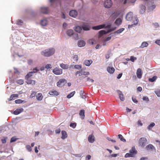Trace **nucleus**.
<instances>
[{
	"label": "nucleus",
	"mask_w": 160,
	"mask_h": 160,
	"mask_svg": "<svg viewBox=\"0 0 160 160\" xmlns=\"http://www.w3.org/2000/svg\"><path fill=\"white\" fill-rule=\"evenodd\" d=\"M55 52L54 48H50L44 50L41 52V54L45 57H49L54 54Z\"/></svg>",
	"instance_id": "nucleus-1"
},
{
	"label": "nucleus",
	"mask_w": 160,
	"mask_h": 160,
	"mask_svg": "<svg viewBox=\"0 0 160 160\" xmlns=\"http://www.w3.org/2000/svg\"><path fill=\"white\" fill-rule=\"evenodd\" d=\"M137 153V151L136 150L135 147H132L131 149L129 151V153H127L125 157L126 158L128 157H134L135 155Z\"/></svg>",
	"instance_id": "nucleus-2"
},
{
	"label": "nucleus",
	"mask_w": 160,
	"mask_h": 160,
	"mask_svg": "<svg viewBox=\"0 0 160 160\" xmlns=\"http://www.w3.org/2000/svg\"><path fill=\"white\" fill-rule=\"evenodd\" d=\"M147 139L145 138H141L139 139L138 141V144L139 146L142 147H144L146 145Z\"/></svg>",
	"instance_id": "nucleus-3"
},
{
	"label": "nucleus",
	"mask_w": 160,
	"mask_h": 160,
	"mask_svg": "<svg viewBox=\"0 0 160 160\" xmlns=\"http://www.w3.org/2000/svg\"><path fill=\"white\" fill-rule=\"evenodd\" d=\"M67 82L66 80L64 78L60 79L57 83V86L58 87H62L64 86Z\"/></svg>",
	"instance_id": "nucleus-4"
},
{
	"label": "nucleus",
	"mask_w": 160,
	"mask_h": 160,
	"mask_svg": "<svg viewBox=\"0 0 160 160\" xmlns=\"http://www.w3.org/2000/svg\"><path fill=\"white\" fill-rule=\"evenodd\" d=\"M52 72L56 75H61L62 73V70L61 68L56 67L53 69Z\"/></svg>",
	"instance_id": "nucleus-5"
},
{
	"label": "nucleus",
	"mask_w": 160,
	"mask_h": 160,
	"mask_svg": "<svg viewBox=\"0 0 160 160\" xmlns=\"http://www.w3.org/2000/svg\"><path fill=\"white\" fill-rule=\"evenodd\" d=\"M89 74V72H85L83 71L82 70H81L76 72V75L78 74L79 76H81L82 75H88Z\"/></svg>",
	"instance_id": "nucleus-6"
},
{
	"label": "nucleus",
	"mask_w": 160,
	"mask_h": 160,
	"mask_svg": "<svg viewBox=\"0 0 160 160\" xmlns=\"http://www.w3.org/2000/svg\"><path fill=\"white\" fill-rule=\"evenodd\" d=\"M112 2L111 0H107L105 2L104 7L107 8H110L112 5Z\"/></svg>",
	"instance_id": "nucleus-7"
},
{
	"label": "nucleus",
	"mask_w": 160,
	"mask_h": 160,
	"mask_svg": "<svg viewBox=\"0 0 160 160\" xmlns=\"http://www.w3.org/2000/svg\"><path fill=\"white\" fill-rule=\"evenodd\" d=\"M115 29V28H113V29H108V31H106L104 30H101L99 32V36L100 37L103 34H107V33L112 32L113 30H114Z\"/></svg>",
	"instance_id": "nucleus-8"
},
{
	"label": "nucleus",
	"mask_w": 160,
	"mask_h": 160,
	"mask_svg": "<svg viewBox=\"0 0 160 160\" xmlns=\"http://www.w3.org/2000/svg\"><path fill=\"white\" fill-rule=\"evenodd\" d=\"M133 18V13L132 12H129L126 15V18L127 21H131Z\"/></svg>",
	"instance_id": "nucleus-9"
},
{
	"label": "nucleus",
	"mask_w": 160,
	"mask_h": 160,
	"mask_svg": "<svg viewBox=\"0 0 160 160\" xmlns=\"http://www.w3.org/2000/svg\"><path fill=\"white\" fill-rule=\"evenodd\" d=\"M82 28L84 30L88 31L90 30L91 27L88 24L84 23L82 25Z\"/></svg>",
	"instance_id": "nucleus-10"
},
{
	"label": "nucleus",
	"mask_w": 160,
	"mask_h": 160,
	"mask_svg": "<svg viewBox=\"0 0 160 160\" xmlns=\"http://www.w3.org/2000/svg\"><path fill=\"white\" fill-rule=\"evenodd\" d=\"M49 94L53 96H57L59 95V93L56 90H53L49 92Z\"/></svg>",
	"instance_id": "nucleus-11"
},
{
	"label": "nucleus",
	"mask_w": 160,
	"mask_h": 160,
	"mask_svg": "<svg viewBox=\"0 0 160 160\" xmlns=\"http://www.w3.org/2000/svg\"><path fill=\"white\" fill-rule=\"evenodd\" d=\"M78 15V12L76 10H72L69 12V15L73 18L76 17Z\"/></svg>",
	"instance_id": "nucleus-12"
},
{
	"label": "nucleus",
	"mask_w": 160,
	"mask_h": 160,
	"mask_svg": "<svg viewBox=\"0 0 160 160\" xmlns=\"http://www.w3.org/2000/svg\"><path fill=\"white\" fill-rule=\"evenodd\" d=\"M136 74L138 78H142V72L140 68H139L137 69Z\"/></svg>",
	"instance_id": "nucleus-13"
},
{
	"label": "nucleus",
	"mask_w": 160,
	"mask_h": 160,
	"mask_svg": "<svg viewBox=\"0 0 160 160\" xmlns=\"http://www.w3.org/2000/svg\"><path fill=\"white\" fill-rule=\"evenodd\" d=\"M105 24L101 25L96 26L93 27L92 28L94 30H98L104 28L105 27Z\"/></svg>",
	"instance_id": "nucleus-14"
},
{
	"label": "nucleus",
	"mask_w": 160,
	"mask_h": 160,
	"mask_svg": "<svg viewBox=\"0 0 160 160\" xmlns=\"http://www.w3.org/2000/svg\"><path fill=\"white\" fill-rule=\"evenodd\" d=\"M48 11V9L47 7H43L41 8V12L43 13L47 14Z\"/></svg>",
	"instance_id": "nucleus-15"
},
{
	"label": "nucleus",
	"mask_w": 160,
	"mask_h": 160,
	"mask_svg": "<svg viewBox=\"0 0 160 160\" xmlns=\"http://www.w3.org/2000/svg\"><path fill=\"white\" fill-rule=\"evenodd\" d=\"M94 137L92 134L90 135L88 137V141L90 143H93L95 140Z\"/></svg>",
	"instance_id": "nucleus-16"
},
{
	"label": "nucleus",
	"mask_w": 160,
	"mask_h": 160,
	"mask_svg": "<svg viewBox=\"0 0 160 160\" xmlns=\"http://www.w3.org/2000/svg\"><path fill=\"white\" fill-rule=\"evenodd\" d=\"M82 29V28L79 26H76L74 28L75 31L78 33L81 32Z\"/></svg>",
	"instance_id": "nucleus-17"
},
{
	"label": "nucleus",
	"mask_w": 160,
	"mask_h": 160,
	"mask_svg": "<svg viewBox=\"0 0 160 160\" xmlns=\"http://www.w3.org/2000/svg\"><path fill=\"white\" fill-rule=\"evenodd\" d=\"M36 97L38 100L41 101L43 98V96L41 93H39L36 95Z\"/></svg>",
	"instance_id": "nucleus-18"
},
{
	"label": "nucleus",
	"mask_w": 160,
	"mask_h": 160,
	"mask_svg": "<svg viewBox=\"0 0 160 160\" xmlns=\"http://www.w3.org/2000/svg\"><path fill=\"white\" fill-rule=\"evenodd\" d=\"M26 83L28 84L35 85L36 83V81L35 80H31L30 79H27Z\"/></svg>",
	"instance_id": "nucleus-19"
},
{
	"label": "nucleus",
	"mask_w": 160,
	"mask_h": 160,
	"mask_svg": "<svg viewBox=\"0 0 160 160\" xmlns=\"http://www.w3.org/2000/svg\"><path fill=\"white\" fill-rule=\"evenodd\" d=\"M92 61L91 60H86L84 61V64L87 66H89L92 63Z\"/></svg>",
	"instance_id": "nucleus-20"
},
{
	"label": "nucleus",
	"mask_w": 160,
	"mask_h": 160,
	"mask_svg": "<svg viewBox=\"0 0 160 160\" xmlns=\"http://www.w3.org/2000/svg\"><path fill=\"white\" fill-rule=\"evenodd\" d=\"M62 137L61 138L63 139L66 138L67 137V134L66 132L65 131H62L61 132Z\"/></svg>",
	"instance_id": "nucleus-21"
},
{
	"label": "nucleus",
	"mask_w": 160,
	"mask_h": 160,
	"mask_svg": "<svg viewBox=\"0 0 160 160\" xmlns=\"http://www.w3.org/2000/svg\"><path fill=\"white\" fill-rule=\"evenodd\" d=\"M85 42L83 40H80L78 41V46L79 47H82L84 46L85 45Z\"/></svg>",
	"instance_id": "nucleus-22"
},
{
	"label": "nucleus",
	"mask_w": 160,
	"mask_h": 160,
	"mask_svg": "<svg viewBox=\"0 0 160 160\" xmlns=\"http://www.w3.org/2000/svg\"><path fill=\"white\" fill-rule=\"evenodd\" d=\"M107 70L110 73H113L115 71V69L113 68L108 67L107 68Z\"/></svg>",
	"instance_id": "nucleus-23"
},
{
	"label": "nucleus",
	"mask_w": 160,
	"mask_h": 160,
	"mask_svg": "<svg viewBox=\"0 0 160 160\" xmlns=\"http://www.w3.org/2000/svg\"><path fill=\"white\" fill-rule=\"evenodd\" d=\"M18 97V94H13L11 95L10 97L8 98L9 101H11L13 99H14V98H17Z\"/></svg>",
	"instance_id": "nucleus-24"
},
{
	"label": "nucleus",
	"mask_w": 160,
	"mask_h": 160,
	"mask_svg": "<svg viewBox=\"0 0 160 160\" xmlns=\"http://www.w3.org/2000/svg\"><path fill=\"white\" fill-rule=\"evenodd\" d=\"M117 92L118 93L120 99L121 101H123L124 100V98L122 92L119 90L117 91Z\"/></svg>",
	"instance_id": "nucleus-25"
},
{
	"label": "nucleus",
	"mask_w": 160,
	"mask_h": 160,
	"mask_svg": "<svg viewBox=\"0 0 160 160\" xmlns=\"http://www.w3.org/2000/svg\"><path fill=\"white\" fill-rule=\"evenodd\" d=\"M67 35L69 36H71L74 34V32L72 30L69 29L66 32Z\"/></svg>",
	"instance_id": "nucleus-26"
},
{
	"label": "nucleus",
	"mask_w": 160,
	"mask_h": 160,
	"mask_svg": "<svg viewBox=\"0 0 160 160\" xmlns=\"http://www.w3.org/2000/svg\"><path fill=\"white\" fill-rule=\"evenodd\" d=\"M61 68L63 69H67L68 68V64H65L63 63H61L60 65Z\"/></svg>",
	"instance_id": "nucleus-27"
},
{
	"label": "nucleus",
	"mask_w": 160,
	"mask_h": 160,
	"mask_svg": "<svg viewBox=\"0 0 160 160\" xmlns=\"http://www.w3.org/2000/svg\"><path fill=\"white\" fill-rule=\"evenodd\" d=\"M48 21L46 19H43L41 20V24L42 26H46L48 24Z\"/></svg>",
	"instance_id": "nucleus-28"
},
{
	"label": "nucleus",
	"mask_w": 160,
	"mask_h": 160,
	"mask_svg": "<svg viewBox=\"0 0 160 160\" xmlns=\"http://www.w3.org/2000/svg\"><path fill=\"white\" fill-rule=\"evenodd\" d=\"M32 76V72H28L25 76L26 80L29 79Z\"/></svg>",
	"instance_id": "nucleus-29"
},
{
	"label": "nucleus",
	"mask_w": 160,
	"mask_h": 160,
	"mask_svg": "<svg viewBox=\"0 0 160 160\" xmlns=\"http://www.w3.org/2000/svg\"><path fill=\"white\" fill-rule=\"evenodd\" d=\"M148 45V43L147 42H144L142 43L140 47V48H143L145 47H147Z\"/></svg>",
	"instance_id": "nucleus-30"
},
{
	"label": "nucleus",
	"mask_w": 160,
	"mask_h": 160,
	"mask_svg": "<svg viewBox=\"0 0 160 160\" xmlns=\"http://www.w3.org/2000/svg\"><path fill=\"white\" fill-rule=\"evenodd\" d=\"M122 22V20L120 18L117 19L115 21V23L118 25H120Z\"/></svg>",
	"instance_id": "nucleus-31"
},
{
	"label": "nucleus",
	"mask_w": 160,
	"mask_h": 160,
	"mask_svg": "<svg viewBox=\"0 0 160 160\" xmlns=\"http://www.w3.org/2000/svg\"><path fill=\"white\" fill-rule=\"evenodd\" d=\"M84 111H80V112L79 113V115L80 116L81 118L82 119H83L84 118Z\"/></svg>",
	"instance_id": "nucleus-32"
},
{
	"label": "nucleus",
	"mask_w": 160,
	"mask_h": 160,
	"mask_svg": "<svg viewBox=\"0 0 160 160\" xmlns=\"http://www.w3.org/2000/svg\"><path fill=\"white\" fill-rule=\"evenodd\" d=\"M96 41L94 39H89L88 41V43L91 45H93L95 44L96 43Z\"/></svg>",
	"instance_id": "nucleus-33"
},
{
	"label": "nucleus",
	"mask_w": 160,
	"mask_h": 160,
	"mask_svg": "<svg viewBox=\"0 0 160 160\" xmlns=\"http://www.w3.org/2000/svg\"><path fill=\"white\" fill-rule=\"evenodd\" d=\"M25 102L24 100H22L21 99H18L16 100L15 101V102L16 104H20L22 103H24Z\"/></svg>",
	"instance_id": "nucleus-34"
},
{
	"label": "nucleus",
	"mask_w": 160,
	"mask_h": 160,
	"mask_svg": "<svg viewBox=\"0 0 160 160\" xmlns=\"http://www.w3.org/2000/svg\"><path fill=\"white\" fill-rule=\"evenodd\" d=\"M75 93V91H73L71 92L70 94H69L68 95H67V98H70L74 95Z\"/></svg>",
	"instance_id": "nucleus-35"
},
{
	"label": "nucleus",
	"mask_w": 160,
	"mask_h": 160,
	"mask_svg": "<svg viewBox=\"0 0 160 160\" xmlns=\"http://www.w3.org/2000/svg\"><path fill=\"white\" fill-rule=\"evenodd\" d=\"M118 138L120 139V140L123 142H125L126 140L125 139L123 138V137L121 134H119L118 135Z\"/></svg>",
	"instance_id": "nucleus-36"
},
{
	"label": "nucleus",
	"mask_w": 160,
	"mask_h": 160,
	"mask_svg": "<svg viewBox=\"0 0 160 160\" xmlns=\"http://www.w3.org/2000/svg\"><path fill=\"white\" fill-rule=\"evenodd\" d=\"M141 10L140 11V12L141 13H143L145 12L146 9V7L145 6L142 5L141 6Z\"/></svg>",
	"instance_id": "nucleus-37"
},
{
	"label": "nucleus",
	"mask_w": 160,
	"mask_h": 160,
	"mask_svg": "<svg viewBox=\"0 0 160 160\" xmlns=\"http://www.w3.org/2000/svg\"><path fill=\"white\" fill-rule=\"evenodd\" d=\"M154 148V147L151 144L148 145L146 147V148L147 150L152 149Z\"/></svg>",
	"instance_id": "nucleus-38"
},
{
	"label": "nucleus",
	"mask_w": 160,
	"mask_h": 160,
	"mask_svg": "<svg viewBox=\"0 0 160 160\" xmlns=\"http://www.w3.org/2000/svg\"><path fill=\"white\" fill-rule=\"evenodd\" d=\"M155 125V124L154 122L151 123L147 127L148 129L150 130Z\"/></svg>",
	"instance_id": "nucleus-39"
},
{
	"label": "nucleus",
	"mask_w": 160,
	"mask_h": 160,
	"mask_svg": "<svg viewBox=\"0 0 160 160\" xmlns=\"http://www.w3.org/2000/svg\"><path fill=\"white\" fill-rule=\"evenodd\" d=\"M80 95L83 98H86L87 95L85 94H84V92L83 91H80Z\"/></svg>",
	"instance_id": "nucleus-40"
},
{
	"label": "nucleus",
	"mask_w": 160,
	"mask_h": 160,
	"mask_svg": "<svg viewBox=\"0 0 160 160\" xmlns=\"http://www.w3.org/2000/svg\"><path fill=\"white\" fill-rule=\"evenodd\" d=\"M157 77L155 76H153V77H152V78H149V81L151 82H152L154 81L156 79Z\"/></svg>",
	"instance_id": "nucleus-41"
},
{
	"label": "nucleus",
	"mask_w": 160,
	"mask_h": 160,
	"mask_svg": "<svg viewBox=\"0 0 160 160\" xmlns=\"http://www.w3.org/2000/svg\"><path fill=\"white\" fill-rule=\"evenodd\" d=\"M17 82L20 85H22L23 84L24 81L22 79H19L17 81Z\"/></svg>",
	"instance_id": "nucleus-42"
},
{
	"label": "nucleus",
	"mask_w": 160,
	"mask_h": 160,
	"mask_svg": "<svg viewBox=\"0 0 160 160\" xmlns=\"http://www.w3.org/2000/svg\"><path fill=\"white\" fill-rule=\"evenodd\" d=\"M124 28H121L119 29L118 30H117L116 32L118 34L124 31Z\"/></svg>",
	"instance_id": "nucleus-43"
},
{
	"label": "nucleus",
	"mask_w": 160,
	"mask_h": 160,
	"mask_svg": "<svg viewBox=\"0 0 160 160\" xmlns=\"http://www.w3.org/2000/svg\"><path fill=\"white\" fill-rule=\"evenodd\" d=\"M137 60V58L133 56H131L130 57V60L132 62H134L135 60Z\"/></svg>",
	"instance_id": "nucleus-44"
},
{
	"label": "nucleus",
	"mask_w": 160,
	"mask_h": 160,
	"mask_svg": "<svg viewBox=\"0 0 160 160\" xmlns=\"http://www.w3.org/2000/svg\"><path fill=\"white\" fill-rule=\"evenodd\" d=\"M36 92L35 91H33L30 96V98H32L34 97L36 95Z\"/></svg>",
	"instance_id": "nucleus-45"
},
{
	"label": "nucleus",
	"mask_w": 160,
	"mask_h": 160,
	"mask_svg": "<svg viewBox=\"0 0 160 160\" xmlns=\"http://www.w3.org/2000/svg\"><path fill=\"white\" fill-rule=\"evenodd\" d=\"M155 93L158 97H160V90L158 89L155 91Z\"/></svg>",
	"instance_id": "nucleus-46"
},
{
	"label": "nucleus",
	"mask_w": 160,
	"mask_h": 160,
	"mask_svg": "<svg viewBox=\"0 0 160 160\" xmlns=\"http://www.w3.org/2000/svg\"><path fill=\"white\" fill-rule=\"evenodd\" d=\"M22 111H14L13 113L15 115H18L21 113Z\"/></svg>",
	"instance_id": "nucleus-47"
},
{
	"label": "nucleus",
	"mask_w": 160,
	"mask_h": 160,
	"mask_svg": "<svg viewBox=\"0 0 160 160\" xmlns=\"http://www.w3.org/2000/svg\"><path fill=\"white\" fill-rule=\"evenodd\" d=\"M69 125L70 127H72L74 128L76 126V123H72L70 124Z\"/></svg>",
	"instance_id": "nucleus-48"
},
{
	"label": "nucleus",
	"mask_w": 160,
	"mask_h": 160,
	"mask_svg": "<svg viewBox=\"0 0 160 160\" xmlns=\"http://www.w3.org/2000/svg\"><path fill=\"white\" fill-rule=\"evenodd\" d=\"M138 19L136 18H134V20L133 21V23L134 24L136 25L138 23Z\"/></svg>",
	"instance_id": "nucleus-49"
},
{
	"label": "nucleus",
	"mask_w": 160,
	"mask_h": 160,
	"mask_svg": "<svg viewBox=\"0 0 160 160\" xmlns=\"http://www.w3.org/2000/svg\"><path fill=\"white\" fill-rule=\"evenodd\" d=\"M74 68L75 69L79 70L82 68V66L81 65H76L74 66Z\"/></svg>",
	"instance_id": "nucleus-50"
},
{
	"label": "nucleus",
	"mask_w": 160,
	"mask_h": 160,
	"mask_svg": "<svg viewBox=\"0 0 160 160\" xmlns=\"http://www.w3.org/2000/svg\"><path fill=\"white\" fill-rule=\"evenodd\" d=\"M45 68L47 69H48L49 68H52V65L50 64H47L45 65Z\"/></svg>",
	"instance_id": "nucleus-51"
},
{
	"label": "nucleus",
	"mask_w": 160,
	"mask_h": 160,
	"mask_svg": "<svg viewBox=\"0 0 160 160\" xmlns=\"http://www.w3.org/2000/svg\"><path fill=\"white\" fill-rule=\"evenodd\" d=\"M18 139L17 138H16L15 137H12L11 139V140H10V142H15Z\"/></svg>",
	"instance_id": "nucleus-52"
},
{
	"label": "nucleus",
	"mask_w": 160,
	"mask_h": 160,
	"mask_svg": "<svg viewBox=\"0 0 160 160\" xmlns=\"http://www.w3.org/2000/svg\"><path fill=\"white\" fill-rule=\"evenodd\" d=\"M39 71V69H38L37 67H36V68H33V71H32V73H36V72H37L38 71Z\"/></svg>",
	"instance_id": "nucleus-53"
},
{
	"label": "nucleus",
	"mask_w": 160,
	"mask_h": 160,
	"mask_svg": "<svg viewBox=\"0 0 160 160\" xmlns=\"http://www.w3.org/2000/svg\"><path fill=\"white\" fill-rule=\"evenodd\" d=\"M73 59L76 61H77L78 60V55H74L73 57Z\"/></svg>",
	"instance_id": "nucleus-54"
},
{
	"label": "nucleus",
	"mask_w": 160,
	"mask_h": 160,
	"mask_svg": "<svg viewBox=\"0 0 160 160\" xmlns=\"http://www.w3.org/2000/svg\"><path fill=\"white\" fill-rule=\"evenodd\" d=\"M73 37L75 39L77 40L78 39V35L77 33L74 34Z\"/></svg>",
	"instance_id": "nucleus-55"
},
{
	"label": "nucleus",
	"mask_w": 160,
	"mask_h": 160,
	"mask_svg": "<svg viewBox=\"0 0 160 160\" xmlns=\"http://www.w3.org/2000/svg\"><path fill=\"white\" fill-rule=\"evenodd\" d=\"M1 141L2 143H6V138L5 137L3 138H2L1 139Z\"/></svg>",
	"instance_id": "nucleus-56"
},
{
	"label": "nucleus",
	"mask_w": 160,
	"mask_h": 160,
	"mask_svg": "<svg viewBox=\"0 0 160 160\" xmlns=\"http://www.w3.org/2000/svg\"><path fill=\"white\" fill-rule=\"evenodd\" d=\"M26 148L27 149L29 152L32 150L31 147L30 145H27L26 146Z\"/></svg>",
	"instance_id": "nucleus-57"
},
{
	"label": "nucleus",
	"mask_w": 160,
	"mask_h": 160,
	"mask_svg": "<svg viewBox=\"0 0 160 160\" xmlns=\"http://www.w3.org/2000/svg\"><path fill=\"white\" fill-rule=\"evenodd\" d=\"M155 42L158 45L160 46V39H158L156 40L155 41Z\"/></svg>",
	"instance_id": "nucleus-58"
},
{
	"label": "nucleus",
	"mask_w": 160,
	"mask_h": 160,
	"mask_svg": "<svg viewBox=\"0 0 160 160\" xmlns=\"http://www.w3.org/2000/svg\"><path fill=\"white\" fill-rule=\"evenodd\" d=\"M87 81H90L91 82H94L93 80L90 78H88L87 79Z\"/></svg>",
	"instance_id": "nucleus-59"
},
{
	"label": "nucleus",
	"mask_w": 160,
	"mask_h": 160,
	"mask_svg": "<svg viewBox=\"0 0 160 160\" xmlns=\"http://www.w3.org/2000/svg\"><path fill=\"white\" fill-rule=\"evenodd\" d=\"M142 99L143 100H145L147 101H149V99L147 97H143Z\"/></svg>",
	"instance_id": "nucleus-60"
},
{
	"label": "nucleus",
	"mask_w": 160,
	"mask_h": 160,
	"mask_svg": "<svg viewBox=\"0 0 160 160\" xmlns=\"http://www.w3.org/2000/svg\"><path fill=\"white\" fill-rule=\"evenodd\" d=\"M132 101L135 103H137L138 102V101L137 100V99L133 97H132Z\"/></svg>",
	"instance_id": "nucleus-61"
},
{
	"label": "nucleus",
	"mask_w": 160,
	"mask_h": 160,
	"mask_svg": "<svg viewBox=\"0 0 160 160\" xmlns=\"http://www.w3.org/2000/svg\"><path fill=\"white\" fill-rule=\"evenodd\" d=\"M68 25L66 22H64L63 24V27L64 28L66 29Z\"/></svg>",
	"instance_id": "nucleus-62"
},
{
	"label": "nucleus",
	"mask_w": 160,
	"mask_h": 160,
	"mask_svg": "<svg viewBox=\"0 0 160 160\" xmlns=\"http://www.w3.org/2000/svg\"><path fill=\"white\" fill-rule=\"evenodd\" d=\"M61 132L60 129H57L55 130V132L56 133H59Z\"/></svg>",
	"instance_id": "nucleus-63"
},
{
	"label": "nucleus",
	"mask_w": 160,
	"mask_h": 160,
	"mask_svg": "<svg viewBox=\"0 0 160 160\" xmlns=\"http://www.w3.org/2000/svg\"><path fill=\"white\" fill-rule=\"evenodd\" d=\"M91 158V156L90 155H88L86 158V160H89Z\"/></svg>",
	"instance_id": "nucleus-64"
}]
</instances>
